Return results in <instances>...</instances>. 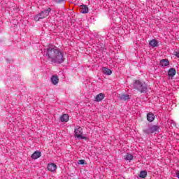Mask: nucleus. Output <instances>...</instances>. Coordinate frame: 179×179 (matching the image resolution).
Returning <instances> with one entry per match:
<instances>
[{
  "label": "nucleus",
  "instance_id": "nucleus-17",
  "mask_svg": "<svg viewBox=\"0 0 179 179\" xmlns=\"http://www.w3.org/2000/svg\"><path fill=\"white\" fill-rule=\"evenodd\" d=\"M131 98L129 97V94H122L120 97L119 99L122 100L123 101H127V100H129Z\"/></svg>",
  "mask_w": 179,
  "mask_h": 179
},
{
  "label": "nucleus",
  "instance_id": "nucleus-21",
  "mask_svg": "<svg viewBox=\"0 0 179 179\" xmlns=\"http://www.w3.org/2000/svg\"><path fill=\"white\" fill-rule=\"evenodd\" d=\"M168 122L171 124V125L176 127V122H174V120H169Z\"/></svg>",
  "mask_w": 179,
  "mask_h": 179
},
{
  "label": "nucleus",
  "instance_id": "nucleus-7",
  "mask_svg": "<svg viewBox=\"0 0 179 179\" xmlns=\"http://www.w3.org/2000/svg\"><path fill=\"white\" fill-rule=\"evenodd\" d=\"M80 12L83 14L89 13V7L86 5H81Z\"/></svg>",
  "mask_w": 179,
  "mask_h": 179
},
{
  "label": "nucleus",
  "instance_id": "nucleus-20",
  "mask_svg": "<svg viewBox=\"0 0 179 179\" xmlns=\"http://www.w3.org/2000/svg\"><path fill=\"white\" fill-rule=\"evenodd\" d=\"M40 19H43V18H41V16L40 15L39 13L34 17V20H35V22H38Z\"/></svg>",
  "mask_w": 179,
  "mask_h": 179
},
{
  "label": "nucleus",
  "instance_id": "nucleus-22",
  "mask_svg": "<svg viewBox=\"0 0 179 179\" xmlns=\"http://www.w3.org/2000/svg\"><path fill=\"white\" fill-rule=\"evenodd\" d=\"M56 3H62V2H65V0H54Z\"/></svg>",
  "mask_w": 179,
  "mask_h": 179
},
{
  "label": "nucleus",
  "instance_id": "nucleus-1",
  "mask_svg": "<svg viewBox=\"0 0 179 179\" xmlns=\"http://www.w3.org/2000/svg\"><path fill=\"white\" fill-rule=\"evenodd\" d=\"M43 57L49 64H61L64 62V52L54 45L43 49Z\"/></svg>",
  "mask_w": 179,
  "mask_h": 179
},
{
  "label": "nucleus",
  "instance_id": "nucleus-18",
  "mask_svg": "<svg viewBox=\"0 0 179 179\" xmlns=\"http://www.w3.org/2000/svg\"><path fill=\"white\" fill-rule=\"evenodd\" d=\"M124 160H127L128 162H131V160H134V155L127 153L126 156H124Z\"/></svg>",
  "mask_w": 179,
  "mask_h": 179
},
{
  "label": "nucleus",
  "instance_id": "nucleus-15",
  "mask_svg": "<svg viewBox=\"0 0 179 179\" xmlns=\"http://www.w3.org/2000/svg\"><path fill=\"white\" fill-rule=\"evenodd\" d=\"M102 72L105 74V75H111L113 73V71H111V70L107 67H103L102 68Z\"/></svg>",
  "mask_w": 179,
  "mask_h": 179
},
{
  "label": "nucleus",
  "instance_id": "nucleus-5",
  "mask_svg": "<svg viewBox=\"0 0 179 179\" xmlns=\"http://www.w3.org/2000/svg\"><path fill=\"white\" fill-rule=\"evenodd\" d=\"M50 12H51V8H48L41 11L39 13V15L41 16V17L42 19H45V17H47V16H48V15H50Z\"/></svg>",
  "mask_w": 179,
  "mask_h": 179
},
{
  "label": "nucleus",
  "instance_id": "nucleus-10",
  "mask_svg": "<svg viewBox=\"0 0 179 179\" xmlns=\"http://www.w3.org/2000/svg\"><path fill=\"white\" fill-rule=\"evenodd\" d=\"M177 72L176 71V69L174 68H171L169 69V70L168 71V76L169 78H173L174 76H176V73Z\"/></svg>",
  "mask_w": 179,
  "mask_h": 179
},
{
  "label": "nucleus",
  "instance_id": "nucleus-4",
  "mask_svg": "<svg viewBox=\"0 0 179 179\" xmlns=\"http://www.w3.org/2000/svg\"><path fill=\"white\" fill-rule=\"evenodd\" d=\"M74 136L78 139H86V137L83 136V129L79 126L74 129Z\"/></svg>",
  "mask_w": 179,
  "mask_h": 179
},
{
  "label": "nucleus",
  "instance_id": "nucleus-3",
  "mask_svg": "<svg viewBox=\"0 0 179 179\" xmlns=\"http://www.w3.org/2000/svg\"><path fill=\"white\" fill-rule=\"evenodd\" d=\"M144 134H159L160 132V127L158 125H152L148 127V129H143Z\"/></svg>",
  "mask_w": 179,
  "mask_h": 179
},
{
  "label": "nucleus",
  "instance_id": "nucleus-11",
  "mask_svg": "<svg viewBox=\"0 0 179 179\" xmlns=\"http://www.w3.org/2000/svg\"><path fill=\"white\" fill-rule=\"evenodd\" d=\"M50 80L52 83V85H58V82H59V78H58L57 76H52L50 78Z\"/></svg>",
  "mask_w": 179,
  "mask_h": 179
},
{
  "label": "nucleus",
  "instance_id": "nucleus-23",
  "mask_svg": "<svg viewBox=\"0 0 179 179\" xmlns=\"http://www.w3.org/2000/svg\"><path fill=\"white\" fill-rule=\"evenodd\" d=\"M85 159L78 160V164L83 165L85 164Z\"/></svg>",
  "mask_w": 179,
  "mask_h": 179
},
{
  "label": "nucleus",
  "instance_id": "nucleus-12",
  "mask_svg": "<svg viewBox=\"0 0 179 179\" xmlns=\"http://www.w3.org/2000/svg\"><path fill=\"white\" fill-rule=\"evenodd\" d=\"M159 65H161V66H169V65H170V62H169L168 59H163L160 61Z\"/></svg>",
  "mask_w": 179,
  "mask_h": 179
},
{
  "label": "nucleus",
  "instance_id": "nucleus-9",
  "mask_svg": "<svg viewBox=\"0 0 179 179\" xmlns=\"http://www.w3.org/2000/svg\"><path fill=\"white\" fill-rule=\"evenodd\" d=\"M61 122H68L69 121V115L68 114H63L60 116Z\"/></svg>",
  "mask_w": 179,
  "mask_h": 179
},
{
  "label": "nucleus",
  "instance_id": "nucleus-16",
  "mask_svg": "<svg viewBox=\"0 0 179 179\" xmlns=\"http://www.w3.org/2000/svg\"><path fill=\"white\" fill-rule=\"evenodd\" d=\"M105 96L104 94L100 93L95 97V101H101L104 99Z\"/></svg>",
  "mask_w": 179,
  "mask_h": 179
},
{
  "label": "nucleus",
  "instance_id": "nucleus-13",
  "mask_svg": "<svg viewBox=\"0 0 179 179\" xmlns=\"http://www.w3.org/2000/svg\"><path fill=\"white\" fill-rule=\"evenodd\" d=\"M147 120L149 122H153L155 121V115L152 113H148L147 114Z\"/></svg>",
  "mask_w": 179,
  "mask_h": 179
},
{
  "label": "nucleus",
  "instance_id": "nucleus-2",
  "mask_svg": "<svg viewBox=\"0 0 179 179\" xmlns=\"http://www.w3.org/2000/svg\"><path fill=\"white\" fill-rule=\"evenodd\" d=\"M133 89L140 92V93H146L148 92V85L141 80H134L133 82Z\"/></svg>",
  "mask_w": 179,
  "mask_h": 179
},
{
  "label": "nucleus",
  "instance_id": "nucleus-25",
  "mask_svg": "<svg viewBox=\"0 0 179 179\" xmlns=\"http://www.w3.org/2000/svg\"><path fill=\"white\" fill-rule=\"evenodd\" d=\"M176 177H178V178H179V171H178V172L176 173Z\"/></svg>",
  "mask_w": 179,
  "mask_h": 179
},
{
  "label": "nucleus",
  "instance_id": "nucleus-19",
  "mask_svg": "<svg viewBox=\"0 0 179 179\" xmlns=\"http://www.w3.org/2000/svg\"><path fill=\"white\" fill-rule=\"evenodd\" d=\"M148 176V171H141L139 174L140 178H146V176Z\"/></svg>",
  "mask_w": 179,
  "mask_h": 179
},
{
  "label": "nucleus",
  "instance_id": "nucleus-24",
  "mask_svg": "<svg viewBox=\"0 0 179 179\" xmlns=\"http://www.w3.org/2000/svg\"><path fill=\"white\" fill-rule=\"evenodd\" d=\"M175 55H176V57H177V58H179V51L178 52H175Z\"/></svg>",
  "mask_w": 179,
  "mask_h": 179
},
{
  "label": "nucleus",
  "instance_id": "nucleus-6",
  "mask_svg": "<svg viewBox=\"0 0 179 179\" xmlns=\"http://www.w3.org/2000/svg\"><path fill=\"white\" fill-rule=\"evenodd\" d=\"M47 169L48 171L53 173V171H55V170H57V165L54 163H50L48 164Z\"/></svg>",
  "mask_w": 179,
  "mask_h": 179
},
{
  "label": "nucleus",
  "instance_id": "nucleus-8",
  "mask_svg": "<svg viewBox=\"0 0 179 179\" xmlns=\"http://www.w3.org/2000/svg\"><path fill=\"white\" fill-rule=\"evenodd\" d=\"M150 47L155 48V47H159V41L156 39H152L149 41Z\"/></svg>",
  "mask_w": 179,
  "mask_h": 179
},
{
  "label": "nucleus",
  "instance_id": "nucleus-14",
  "mask_svg": "<svg viewBox=\"0 0 179 179\" xmlns=\"http://www.w3.org/2000/svg\"><path fill=\"white\" fill-rule=\"evenodd\" d=\"M39 157H41V152L40 151H35L32 155H31V159H38Z\"/></svg>",
  "mask_w": 179,
  "mask_h": 179
}]
</instances>
